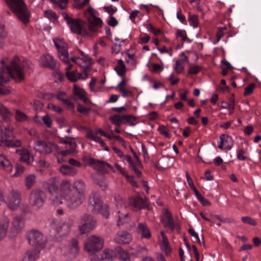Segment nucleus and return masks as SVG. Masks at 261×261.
<instances>
[{
  "label": "nucleus",
  "mask_w": 261,
  "mask_h": 261,
  "mask_svg": "<svg viewBox=\"0 0 261 261\" xmlns=\"http://www.w3.org/2000/svg\"><path fill=\"white\" fill-rule=\"evenodd\" d=\"M72 224V221L63 223L57 228L56 233L55 232H51V236L56 241H59L60 238L66 236L70 232V226Z\"/></svg>",
  "instance_id": "nucleus-8"
},
{
  "label": "nucleus",
  "mask_w": 261,
  "mask_h": 261,
  "mask_svg": "<svg viewBox=\"0 0 261 261\" xmlns=\"http://www.w3.org/2000/svg\"><path fill=\"white\" fill-rule=\"evenodd\" d=\"M47 189L50 193H53L58 191V187L55 181L51 180L47 183Z\"/></svg>",
  "instance_id": "nucleus-44"
},
{
  "label": "nucleus",
  "mask_w": 261,
  "mask_h": 261,
  "mask_svg": "<svg viewBox=\"0 0 261 261\" xmlns=\"http://www.w3.org/2000/svg\"><path fill=\"white\" fill-rule=\"evenodd\" d=\"M72 31L74 33L85 35L87 34L86 31H83L79 19H73L68 24Z\"/></svg>",
  "instance_id": "nucleus-13"
},
{
  "label": "nucleus",
  "mask_w": 261,
  "mask_h": 261,
  "mask_svg": "<svg viewBox=\"0 0 261 261\" xmlns=\"http://www.w3.org/2000/svg\"><path fill=\"white\" fill-rule=\"evenodd\" d=\"M186 178H187V181H188V184H189L190 187L191 188V189L193 191L196 190V188L194 186L193 182L191 178L190 177V174L187 171L186 172Z\"/></svg>",
  "instance_id": "nucleus-57"
},
{
  "label": "nucleus",
  "mask_w": 261,
  "mask_h": 261,
  "mask_svg": "<svg viewBox=\"0 0 261 261\" xmlns=\"http://www.w3.org/2000/svg\"><path fill=\"white\" fill-rule=\"evenodd\" d=\"M103 245V240L99 237L93 235L86 240L84 247L87 252L93 254L100 250Z\"/></svg>",
  "instance_id": "nucleus-4"
},
{
  "label": "nucleus",
  "mask_w": 261,
  "mask_h": 261,
  "mask_svg": "<svg viewBox=\"0 0 261 261\" xmlns=\"http://www.w3.org/2000/svg\"><path fill=\"white\" fill-rule=\"evenodd\" d=\"M158 130L162 135H164L167 138H170L167 128L164 125H161L158 127Z\"/></svg>",
  "instance_id": "nucleus-58"
},
{
  "label": "nucleus",
  "mask_w": 261,
  "mask_h": 261,
  "mask_svg": "<svg viewBox=\"0 0 261 261\" xmlns=\"http://www.w3.org/2000/svg\"><path fill=\"white\" fill-rule=\"evenodd\" d=\"M85 92L83 89H81L80 87H77L76 85L74 84L73 87V93L74 95L71 96V98L75 100L74 96H76L83 101L86 102L87 98L85 95Z\"/></svg>",
  "instance_id": "nucleus-19"
},
{
  "label": "nucleus",
  "mask_w": 261,
  "mask_h": 261,
  "mask_svg": "<svg viewBox=\"0 0 261 261\" xmlns=\"http://www.w3.org/2000/svg\"><path fill=\"white\" fill-rule=\"evenodd\" d=\"M16 119L19 121H22L27 119V115L21 111L17 110L16 111Z\"/></svg>",
  "instance_id": "nucleus-49"
},
{
  "label": "nucleus",
  "mask_w": 261,
  "mask_h": 261,
  "mask_svg": "<svg viewBox=\"0 0 261 261\" xmlns=\"http://www.w3.org/2000/svg\"><path fill=\"white\" fill-rule=\"evenodd\" d=\"M111 122L116 126H120L121 122L122 121V116L119 115H114L109 118Z\"/></svg>",
  "instance_id": "nucleus-41"
},
{
  "label": "nucleus",
  "mask_w": 261,
  "mask_h": 261,
  "mask_svg": "<svg viewBox=\"0 0 261 261\" xmlns=\"http://www.w3.org/2000/svg\"><path fill=\"white\" fill-rule=\"evenodd\" d=\"M60 170L65 175H74L76 174V170L68 165H62L60 167Z\"/></svg>",
  "instance_id": "nucleus-28"
},
{
  "label": "nucleus",
  "mask_w": 261,
  "mask_h": 261,
  "mask_svg": "<svg viewBox=\"0 0 261 261\" xmlns=\"http://www.w3.org/2000/svg\"><path fill=\"white\" fill-rule=\"evenodd\" d=\"M148 29L154 35H158L162 33V31L160 29L154 28L151 24H149Z\"/></svg>",
  "instance_id": "nucleus-60"
},
{
  "label": "nucleus",
  "mask_w": 261,
  "mask_h": 261,
  "mask_svg": "<svg viewBox=\"0 0 261 261\" xmlns=\"http://www.w3.org/2000/svg\"><path fill=\"white\" fill-rule=\"evenodd\" d=\"M81 225L79 226L80 234H86L91 232L96 226V223L80 221Z\"/></svg>",
  "instance_id": "nucleus-17"
},
{
  "label": "nucleus",
  "mask_w": 261,
  "mask_h": 261,
  "mask_svg": "<svg viewBox=\"0 0 261 261\" xmlns=\"http://www.w3.org/2000/svg\"><path fill=\"white\" fill-rule=\"evenodd\" d=\"M188 61V58L187 56H185L184 59L181 60H177L175 64V66L174 67V69L176 71L177 73H181L183 71L184 69V66L182 65L185 62H187Z\"/></svg>",
  "instance_id": "nucleus-34"
},
{
  "label": "nucleus",
  "mask_w": 261,
  "mask_h": 261,
  "mask_svg": "<svg viewBox=\"0 0 261 261\" xmlns=\"http://www.w3.org/2000/svg\"><path fill=\"white\" fill-rule=\"evenodd\" d=\"M77 146L76 143L75 142L70 143V148L66 149L64 151H62L60 154L63 156H65L67 155L71 154L73 153L75 151V149Z\"/></svg>",
  "instance_id": "nucleus-35"
},
{
  "label": "nucleus",
  "mask_w": 261,
  "mask_h": 261,
  "mask_svg": "<svg viewBox=\"0 0 261 261\" xmlns=\"http://www.w3.org/2000/svg\"><path fill=\"white\" fill-rule=\"evenodd\" d=\"M8 227V222H5L4 224L0 225V240L6 236Z\"/></svg>",
  "instance_id": "nucleus-43"
},
{
  "label": "nucleus",
  "mask_w": 261,
  "mask_h": 261,
  "mask_svg": "<svg viewBox=\"0 0 261 261\" xmlns=\"http://www.w3.org/2000/svg\"><path fill=\"white\" fill-rule=\"evenodd\" d=\"M129 205L139 209L145 208L147 206L145 199L138 196L129 198Z\"/></svg>",
  "instance_id": "nucleus-12"
},
{
  "label": "nucleus",
  "mask_w": 261,
  "mask_h": 261,
  "mask_svg": "<svg viewBox=\"0 0 261 261\" xmlns=\"http://www.w3.org/2000/svg\"><path fill=\"white\" fill-rule=\"evenodd\" d=\"M88 204V207L91 208L92 212L95 213L96 211H99L103 202L98 192H93L89 195Z\"/></svg>",
  "instance_id": "nucleus-7"
},
{
  "label": "nucleus",
  "mask_w": 261,
  "mask_h": 261,
  "mask_svg": "<svg viewBox=\"0 0 261 261\" xmlns=\"http://www.w3.org/2000/svg\"><path fill=\"white\" fill-rule=\"evenodd\" d=\"M116 256L122 261H126L129 259L128 253L125 251L120 246H117L115 248Z\"/></svg>",
  "instance_id": "nucleus-25"
},
{
  "label": "nucleus",
  "mask_w": 261,
  "mask_h": 261,
  "mask_svg": "<svg viewBox=\"0 0 261 261\" xmlns=\"http://www.w3.org/2000/svg\"><path fill=\"white\" fill-rule=\"evenodd\" d=\"M255 84L254 83H251L249 85L245 88L244 95L245 96L249 95L253 93Z\"/></svg>",
  "instance_id": "nucleus-52"
},
{
  "label": "nucleus",
  "mask_w": 261,
  "mask_h": 261,
  "mask_svg": "<svg viewBox=\"0 0 261 261\" xmlns=\"http://www.w3.org/2000/svg\"><path fill=\"white\" fill-rule=\"evenodd\" d=\"M122 121L124 120L126 122L128 123L130 126H134L136 124L133 121L135 120L136 118L133 115H122Z\"/></svg>",
  "instance_id": "nucleus-45"
},
{
  "label": "nucleus",
  "mask_w": 261,
  "mask_h": 261,
  "mask_svg": "<svg viewBox=\"0 0 261 261\" xmlns=\"http://www.w3.org/2000/svg\"><path fill=\"white\" fill-rule=\"evenodd\" d=\"M234 94H232L231 96L229 98V102L227 103L225 101H223L222 103L225 104L227 105L228 109L229 110V114L231 115L234 109Z\"/></svg>",
  "instance_id": "nucleus-36"
},
{
  "label": "nucleus",
  "mask_w": 261,
  "mask_h": 261,
  "mask_svg": "<svg viewBox=\"0 0 261 261\" xmlns=\"http://www.w3.org/2000/svg\"><path fill=\"white\" fill-rule=\"evenodd\" d=\"M115 257V251L109 249L105 250L101 256V259H106L108 261H112Z\"/></svg>",
  "instance_id": "nucleus-30"
},
{
  "label": "nucleus",
  "mask_w": 261,
  "mask_h": 261,
  "mask_svg": "<svg viewBox=\"0 0 261 261\" xmlns=\"http://www.w3.org/2000/svg\"><path fill=\"white\" fill-rule=\"evenodd\" d=\"M66 75L67 79L71 82H75L78 79H81V74H79V76H76L74 72L66 71Z\"/></svg>",
  "instance_id": "nucleus-42"
},
{
  "label": "nucleus",
  "mask_w": 261,
  "mask_h": 261,
  "mask_svg": "<svg viewBox=\"0 0 261 261\" xmlns=\"http://www.w3.org/2000/svg\"><path fill=\"white\" fill-rule=\"evenodd\" d=\"M46 199L45 193L41 189H36L31 191L29 202L31 206L38 210L44 205Z\"/></svg>",
  "instance_id": "nucleus-3"
},
{
  "label": "nucleus",
  "mask_w": 261,
  "mask_h": 261,
  "mask_svg": "<svg viewBox=\"0 0 261 261\" xmlns=\"http://www.w3.org/2000/svg\"><path fill=\"white\" fill-rule=\"evenodd\" d=\"M80 221L91 223H96V220L94 219V217L88 213H84L83 215H82L80 217Z\"/></svg>",
  "instance_id": "nucleus-37"
},
{
  "label": "nucleus",
  "mask_w": 261,
  "mask_h": 261,
  "mask_svg": "<svg viewBox=\"0 0 261 261\" xmlns=\"http://www.w3.org/2000/svg\"><path fill=\"white\" fill-rule=\"evenodd\" d=\"M132 240V237L129 233L126 231H119L115 238V241L117 244H128Z\"/></svg>",
  "instance_id": "nucleus-10"
},
{
  "label": "nucleus",
  "mask_w": 261,
  "mask_h": 261,
  "mask_svg": "<svg viewBox=\"0 0 261 261\" xmlns=\"http://www.w3.org/2000/svg\"><path fill=\"white\" fill-rule=\"evenodd\" d=\"M241 220L244 223L250 224L253 226H255L257 224L255 220L251 218L250 217H242Z\"/></svg>",
  "instance_id": "nucleus-51"
},
{
  "label": "nucleus",
  "mask_w": 261,
  "mask_h": 261,
  "mask_svg": "<svg viewBox=\"0 0 261 261\" xmlns=\"http://www.w3.org/2000/svg\"><path fill=\"white\" fill-rule=\"evenodd\" d=\"M103 8L105 11L110 14V16H113V15L116 12L117 9H114L112 6H104Z\"/></svg>",
  "instance_id": "nucleus-59"
},
{
  "label": "nucleus",
  "mask_w": 261,
  "mask_h": 261,
  "mask_svg": "<svg viewBox=\"0 0 261 261\" xmlns=\"http://www.w3.org/2000/svg\"><path fill=\"white\" fill-rule=\"evenodd\" d=\"M94 182L102 191H105L108 188L109 184L104 175H96L94 178Z\"/></svg>",
  "instance_id": "nucleus-18"
},
{
  "label": "nucleus",
  "mask_w": 261,
  "mask_h": 261,
  "mask_svg": "<svg viewBox=\"0 0 261 261\" xmlns=\"http://www.w3.org/2000/svg\"><path fill=\"white\" fill-rule=\"evenodd\" d=\"M48 108L51 109V110H54L58 113H61L63 111V110L60 107L56 106L53 103L49 104L48 105Z\"/></svg>",
  "instance_id": "nucleus-64"
},
{
  "label": "nucleus",
  "mask_w": 261,
  "mask_h": 261,
  "mask_svg": "<svg viewBox=\"0 0 261 261\" xmlns=\"http://www.w3.org/2000/svg\"><path fill=\"white\" fill-rule=\"evenodd\" d=\"M12 229L14 232L19 231L24 226V222L20 216H16L13 218L12 221Z\"/></svg>",
  "instance_id": "nucleus-20"
},
{
  "label": "nucleus",
  "mask_w": 261,
  "mask_h": 261,
  "mask_svg": "<svg viewBox=\"0 0 261 261\" xmlns=\"http://www.w3.org/2000/svg\"><path fill=\"white\" fill-rule=\"evenodd\" d=\"M188 232L193 237H194L196 239L198 243L199 244H202L204 246L205 245V242L204 241L203 236L202 235V242H201L198 234L194 231L193 228H190L188 229Z\"/></svg>",
  "instance_id": "nucleus-46"
},
{
  "label": "nucleus",
  "mask_w": 261,
  "mask_h": 261,
  "mask_svg": "<svg viewBox=\"0 0 261 261\" xmlns=\"http://www.w3.org/2000/svg\"><path fill=\"white\" fill-rule=\"evenodd\" d=\"M85 196H82L70 192L66 197V205L72 210H74L80 207L84 202Z\"/></svg>",
  "instance_id": "nucleus-6"
},
{
  "label": "nucleus",
  "mask_w": 261,
  "mask_h": 261,
  "mask_svg": "<svg viewBox=\"0 0 261 261\" xmlns=\"http://www.w3.org/2000/svg\"><path fill=\"white\" fill-rule=\"evenodd\" d=\"M118 214L119 216L117 221L118 226H120L121 225H123L129 222L128 213L123 214L122 213H121L120 211H118Z\"/></svg>",
  "instance_id": "nucleus-33"
},
{
  "label": "nucleus",
  "mask_w": 261,
  "mask_h": 261,
  "mask_svg": "<svg viewBox=\"0 0 261 261\" xmlns=\"http://www.w3.org/2000/svg\"><path fill=\"white\" fill-rule=\"evenodd\" d=\"M30 154L28 150H27L24 153L21 154V155L20 158V161H21L23 162H25L27 164L30 163Z\"/></svg>",
  "instance_id": "nucleus-53"
},
{
  "label": "nucleus",
  "mask_w": 261,
  "mask_h": 261,
  "mask_svg": "<svg viewBox=\"0 0 261 261\" xmlns=\"http://www.w3.org/2000/svg\"><path fill=\"white\" fill-rule=\"evenodd\" d=\"M82 160L84 162H86L89 165H93L96 162V160L93 158H88L87 156H83L82 158Z\"/></svg>",
  "instance_id": "nucleus-62"
},
{
  "label": "nucleus",
  "mask_w": 261,
  "mask_h": 261,
  "mask_svg": "<svg viewBox=\"0 0 261 261\" xmlns=\"http://www.w3.org/2000/svg\"><path fill=\"white\" fill-rule=\"evenodd\" d=\"M41 63L42 66L54 69L56 67L57 62L53 56L47 55L43 56L41 59Z\"/></svg>",
  "instance_id": "nucleus-14"
},
{
  "label": "nucleus",
  "mask_w": 261,
  "mask_h": 261,
  "mask_svg": "<svg viewBox=\"0 0 261 261\" xmlns=\"http://www.w3.org/2000/svg\"><path fill=\"white\" fill-rule=\"evenodd\" d=\"M21 202L20 194L18 191L13 190L11 192V197L10 198L8 207L12 210H16Z\"/></svg>",
  "instance_id": "nucleus-9"
},
{
  "label": "nucleus",
  "mask_w": 261,
  "mask_h": 261,
  "mask_svg": "<svg viewBox=\"0 0 261 261\" xmlns=\"http://www.w3.org/2000/svg\"><path fill=\"white\" fill-rule=\"evenodd\" d=\"M70 252L73 255H76L79 251L80 247L79 241L77 239L72 238L69 243Z\"/></svg>",
  "instance_id": "nucleus-23"
},
{
  "label": "nucleus",
  "mask_w": 261,
  "mask_h": 261,
  "mask_svg": "<svg viewBox=\"0 0 261 261\" xmlns=\"http://www.w3.org/2000/svg\"><path fill=\"white\" fill-rule=\"evenodd\" d=\"M40 250L35 249L28 250L24 254L22 261H35L39 257Z\"/></svg>",
  "instance_id": "nucleus-16"
},
{
  "label": "nucleus",
  "mask_w": 261,
  "mask_h": 261,
  "mask_svg": "<svg viewBox=\"0 0 261 261\" xmlns=\"http://www.w3.org/2000/svg\"><path fill=\"white\" fill-rule=\"evenodd\" d=\"M222 140L225 144H227L225 147V149H230L233 145V140L231 137L225 134V136Z\"/></svg>",
  "instance_id": "nucleus-40"
},
{
  "label": "nucleus",
  "mask_w": 261,
  "mask_h": 261,
  "mask_svg": "<svg viewBox=\"0 0 261 261\" xmlns=\"http://www.w3.org/2000/svg\"><path fill=\"white\" fill-rule=\"evenodd\" d=\"M29 244L35 247L43 248L46 243V240L43 234L36 230H32L27 235Z\"/></svg>",
  "instance_id": "nucleus-5"
},
{
  "label": "nucleus",
  "mask_w": 261,
  "mask_h": 261,
  "mask_svg": "<svg viewBox=\"0 0 261 261\" xmlns=\"http://www.w3.org/2000/svg\"><path fill=\"white\" fill-rule=\"evenodd\" d=\"M61 189L65 194L71 192V184L68 180H63L61 184Z\"/></svg>",
  "instance_id": "nucleus-38"
},
{
  "label": "nucleus",
  "mask_w": 261,
  "mask_h": 261,
  "mask_svg": "<svg viewBox=\"0 0 261 261\" xmlns=\"http://www.w3.org/2000/svg\"><path fill=\"white\" fill-rule=\"evenodd\" d=\"M38 146H41L44 148V151L46 153H49L52 152V145L54 144L50 143H47L44 141L38 140L37 142Z\"/></svg>",
  "instance_id": "nucleus-31"
},
{
  "label": "nucleus",
  "mask_w": 261,
  "mask_h": 261,
  "mask_svg": "<svg viewBox=\"0 0 261 261\" xmlns=\"http://www.w3.org/2000/svg\"><path fill=\"white\" fill-rule=\"evenodd\" d=\"M138 232L141 233L142 238L149 239L151 237L150 230L146 224L140 223L137 227Z\"/></svg>",
  "instance_id": "nucleus-21"
},
{
  "label": "nucleus",
  "mask_w": 261,
  "mask_h": 261,
  "mask_svg": "<svg viewBox=\"0 0 261 261\" xmlns=\"http://www.w3.org/2000/svg\"><path fill=\"white\" fill-rule=\"evenodd\" d=\"M93 165H94L95 169L97 171V175H104V174L108 173V170L104 165V161L96 160L95 163Z\"/></svg>",
  "instance_id": "nucleus-22"
},
{
  "label": "nucleus",
  "mask_w": 261,
  "mask_h": 261,
  "mask_svg": "<svg viewBox=\"0 0 261 261\" xmlns=\"http://www.w3.org/2000/svg\"><path fill=\"white\" fill-rule=\"evenodd\" d=\"M33 70L32 64L25 60L20 62L18 57H15L9 61L8 58H4L0 61V85L3 86L11 77L19 81L24 79L23 70Z\"/></svg>",
  "instance_id": "nucleus-1"
},
{
  "label": "nucleus",
  "mask_w": 261,
  "mask_h": 261,
  "mask_svg": "<svg viewBox=\"0 0 261 261\" xmlns=\"http://www.w3.org/2000/svg\"><path fill=\"white\" fill-rule=\"evenodd\" d=\"M16 172L13 174V176L14 177H17L20 176L22 174L24 170V168L23 166H22L21 165H19L18 164H16Z\"/></svg>",
  "instance_id": "nucleus-54"
},
{
  "label": "nucleus",
  "mask_w": 261,
  "mask_h": 261,
  "mask_svg": "<svg viewBox=\"0 0 261 261\" xmlns=\"http://www.w3.org/2000/svg\"><path fill=\"white\" fill-rule=\"evenodd\" d=\"M0 114L3 117V119L5 122H9L12 113L6 107L0 105Z\"/></svg>",
  "instance_id": "nucleus-24"
},
{
  "label": "nucleus",
  "mask_w": 261,
  "mask_h": 261,
  "mask_svg": "<svg viewBox=\"0 0 261 261\" xmlns=\"http://www.w3.org/2000/svg\"><path fill=\"white\" fill-rule=\"evenodd\" d=\"M86 184L82 179L75 181L72 186L71 192L82 196H85Z\"/></svg>",
  "instance_id": "nucleus-11"
},
{
  "label": "nucleus",
  "mask_w": 261,
  "mask_h": 261,
  "mask_svg": "<svg viewBox=\"0 0 261 261\" xmlns=\"http://www.w3.org/2000/svg\"><path fill=\"white\" fill-rule=\"evenodd\" d=\"M10 9L24 24L30 21L31 13L23 0H5Z\"/></svg>",
  "instance_id": "nucleus-2"
},
{
  "label": "nucleus",
  "mask_w": 261,
  "mask_h": 261,
  "mask_svg": "<svg viewBox=\"0 0 261 261\" xmlns=\"http://www.w3.org/2000/svg\"><path fill=\"white\" fill-rule=\"evenodd\" d=\"M118 64L119 67L118 66L115 67L114 70L119 76H122L126 71L125 65L122 59L118 61Z\"/></svg>",
  "instance_id": "nucleus-29"
},
{
  "label": "nucleus",
  "mask_w": 261,
  "mask_h": 261,
  "mask_svg": "<svg viewBox=\"0 0 261 261\" xmlns=\"http://www.w3.org/2000/svg\"><path fill=\"white\" fill-rule=\"evenodd\" d=\"M55 46L58 49L59 57L60 59L66 63H69L68 59V53L67 51V45H63L61 46L56 43Z\"/></svg>",
  "instance_id": "nucleus-15"
},
{
  "label": "nucleus",
  "mask_w": 261,
  "mask_h": 261,
  "mask_svg": "<svg viewBox=\"0 0 261 261\" xmlns=\"http://www.w3.org/2000/svg\"><path fill=\"white\" fill-rule=\"evenodd\" d=\"M43 124L45 125L48 128H50L52 125V120L48 115H46L42 118Z\"/></svg>",
  "instance_id": "nucleus-48"
},
{
  "label": "nucleus",
  "mask_w": 261,
  "mask_h": 261,
  "mask_svg": "<svg viewBox=\"0 0 261 261\" xmlns=\"http://www.w3.org/2000/svg\"><path fill=\"white\" fill-rule=\"evenodd\" d=\"M164 215L166 216V218L168 220V221H163V222L165 223V226L173 230L174 229V223L171 214L166 210H165Z\"/></svg>",
  "instance_id": "nucleus-27"
},
{
  "label": "nucleus",
  "mask_w": 261,
  "mask_h": 261,
  "mask_svg": "<svg viewBox=\"0 0 261 261\" xmlns=\"http://www.w3.org/2000/svg\"><path fill=\"white\" fill-rule=\"evenodd\" d=\"M77 111L82 114H86L89 113V109L79 104L77 107Z\"/></svg>",
  "instance_id": "nucleus-61"
},
{
  "label": "nucleus",
  "mask_w": 261,
  "mask_h": 261,
  "mask_svg": "<svg viewBox=\"0 0 261 261\" xmlns=\"http://www.w3.org/2000/svg\"><path fill=\"white\" fill-rule=\"evenodd\" d=\"M118 22L117 20L113 16H110V19L108 21V24L111 27H115L117 25Z\"/></svg>",
  "instance_id": "nucleus-63"
},
{
  "label": "nucleus",
  "mask_w": 261,
  "mask_h": 261,
  "mask_svg": "<svg viewBox=\"0 0 261 261\" xmlns=\"http://www.w3.org/2000/svg\"><path fill=\"white\" fill-rule=\"evenodd\" d=\"M109 207L108 205H102V207L99 211H96L95 213L100 214L106 218H108L110 215Z\"/></svg>",
  "instance_id": "nucleus-39"
},
{
  "label": "nucleus",
  "mask_w": 261,
  "mask_h": 261,
  "mask_svg": "<svg viewBox=\"0 0 261 261\" xmlns=\"http://www.w3.org/2000/svg\"><path fill=\"white\" fill-rule=\"evenodd\" d=\"M7 34L4 30V25L0 24V47H2L4 44V39Z\"/></svg>",
  "instance_id": "nucleus-47"
},
{
  "label": "nucleus",
  "mask_w": 261,
  "mask_h": 261,
  "mask_svg": "<svg viewBox=\"0 0 261 261\" xmlns=\"http://www.w3.org/2000/svg\"><path fill=\"white\" fill-rule=\"evenodd\" d=\"M36 175L35 174H30L26 177L25 179V185L28 189H30L36 182Z\"/></svg>",
  "instance_id": "nucleus-32"
},
{
  "label": "nucleus",
  "mask_w": 261,
  "mask_h": 261,
  "mask_svg": "<svg viewBox=\"0 0 261 261\" xmlns=\"http://www.w3.org/2000/svg\"><path fill=\"white\" fill-rule=\"evenodd\" d=\"M189 19L191 22V24L192 25L194 28H196L198 26V20L197 15H191L190 16Z\"/></svg>",
  "instance_id": "nucleus-55"
},
{
  "label": "nucleus",
  "mask_w": 261,
  "mask_h": 261,
  "mask_svg": "<svg viewBox=\"0 0 261 261\" xmlns=\"http://www.w3.org/2000/svg\"><path fill=\"white\" fill-rule=\"evenodd\" d=\"M0 168H2L7 171L12 170V165L10 162L4 155H0Z\"/></svg>",
  "instance_id": "nucleus-26"
},
{
  "label": "nucleus",
  "mask_w": 261,
  "mask_h": 261,
  "mask_svg": "<svg viewBox=\"0 0 261 261\" xmlns=\"http://www.w3.org/2000/svg\"><path fill=\"white\" fill-rule=\"evenodd\" d=\"M201 70V67L199 66L196 65L195 66H192L190 68V70L188 72L189 74H196Z\"/></svg>",
  "instance_id": "nucleus-56"
},
{
  "label": "nucleus",
  "mask_w": 261,
  "mask_h": 261,
  "mask_svg": "<svg viewBox=\"0 0 261 261\" xmlns=\"http://www.w3.org/2000/svg\"><path fill=\"white\" fill-rule=\"evenodd\" d=\"M44 16L50 20H56L58 18L56 13L50 10L44 11Z\"/></svg>",
  "instance_id": "nucleus-50"
}]
</instances>
